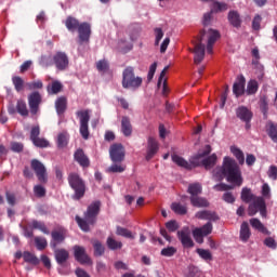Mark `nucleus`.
I'll return each instance as SVG.
<instances>
[{
	"label": "nucleus",
	"instance_id": "63",
	"mask_svg": "<svg viewBox=\"0 0 277 277\" xmlns=\"http://www.w3.org/2000/svg\"><path fill=\"white\" fill-rule=\"evenodd\" d=\"M23 148H24L23 143H18V142L11 143V150H13V153H22Z\"/></svg>",
	"mask_w": 277,
	"mask_h": 277
},
{
	"label": "nucleus",
	"instance_id": "42",
	"mask_svg": "<svg viewBox=\"0 0 277 277\" xmlns=\"http://www.w3.org/2000/svg\"><path fill=\"white\" fill-rule=\"evenodd\" d=\"M117 49H118V51H120L121 53H129V51H131V49H133V44L130 43L129 41L120 40V41L118 42Z\"/></svg>",
	"mask_w": 277,
	"mask_h": 277
},
{
	"label": "nucleus",
	"instance_id": "59",
	"mask_svg": "<svg viewBox=\"0 0 277 277\" xmlns=\"http://www.w3.org/2000/svg\"><path fill=\"white\" fill-rule=\"evenodd\" d=\"M264 246H266L267 248H271L272 250H276L277 242L273 237H267L264 240Z\"/></svg>",
	"mask_w": 277,
	"mask_h": 277
},
{
	"label": "nucleus",
	"instance_id": "47",
	"mask_svg": "<svg viewBox=\"0 0 277 277\" xmlns=\"http://www.w3.org/2000/svg\"><path fill=\"white\" fill-rule=\"evenodd\" d=\"M117 235L120 237H126L127 239H135L133 233L124 227H117Z\"/></svg>",
	"mask_w": 277,
	"mask_h": 277
},
{
	"label": "nucleus",
	"instance_id": "60",
	"mask_svg": "<svg viewBox=\"0 0 277 277\" xmlns=\"http://www.w3.org/2000/svg\"><path fill=\"white\" fill-rule=\"evenodd\" d=\"M35 196H38V198H42L47 194V189L42 185H37L34 187Z\"/></svg>",
	"mask_w": 277,
	"mask_h": 277
},
{
	"label": "nucleus",
	"instance_id": "44",
	"mask_svg": "<svg viewBox=\"0 0 277 277\" xmlns=\"http://www.w3.org/2000/svg\"><path fill=\"white\" fill-rule=\"evenodd\" d=\"M127 170V167L122 164L121 162H114L108 169L107 172H113V173H121Z\"/></svg>",
	"mask_w": 277,
	"mask_h": 277
},
{
	"label": "nucleus",
	"instance_id": "10",
	"mask_svg": "<svg viewBox=\"0 0 277 277\" xmlns=\"http://www.w3.org/2000/svg\"><path fill=\"white\" fill-rule=\"evenodd\" d=\"M124 146L122 144H114L109 148V156L113 161V163H122V160L124 159Z\"/></svg>",
	"mask_w": 277,
	"mask_h": 277
},
{
	"label": "nucleus",
	"instance_id": "48",
	"mask_svg": "<svg viewBox=\"0 0 277 277\" xmlns=\"http://www.w3.org/2000/svg\"><path fill=\"white\" fill-rule=\"evenodd\" d=\"M68 145V133H61L57 136L58 148H64Z\"/></svg>",
	"mask_w": 277,
	"mask_h": 277
},
{
	"label": "nucleus",
	"instance_id": "56",
	"mask_svg": "<svg viewBox=\"0 0 277 277\" xmlns=\"http://www.w3.org/2000/svg\"><path fill=\"white\" fill-rule=\"evenodd\" d=\"M32 144H35V146L38 148H47L49 146V141L45 138L37 137L32 141Z\"/></svg>",
	"mask_w": 277,
	"mask_h": 277
},
{
	"label": "nucleus",
	"instance_id": "57",
	"mask_svg": "<svg viewBox=\"0 0 277 277\" xmlns=\"http://www.w3.org/2000/svg\"><path fill=\"white\" fill-rule=\"evenodd\" d=\"M262 196L263 198H267V199L272 198V188L269 187V184L264 183L262 185Z\"/></svg>",
	"mask_w": 277,
	"mask_h": 277
},
{
	"label": "nucleus",
	"instance_id": "49",
	"mask_svg": "<svg viewBox=\"0 0 277 277\" xmlns=\"http://www.w3.org/2000/svg\"><path fill=\"white\" fill-rule=\"evenodd\" d=\"M259 91V82L256 80H250L247 85V94H256Z\"/></svg>",
	"mask_w": 277,
	"mask_h": 277
},
{
	"label": "nucleus",
	"instance_id": "29",
	"mask_svg": "<svg viewBox=\"0 0 277 277\" xmlns=\"http://www.w3.org/2000/svg\"><path fill=\"white\" fill-rule=\"evenodd\" d=\"M172 161L180 168H185L186 170H189L192 168V164H189L187 160H185L183 157L179 155H172Z\"/></svg>",
	"mask_w": 277,
	"mask_h": 277
},
{
	"label": "nucleus",
	"instance_id": "35",
	"mask_svg": "<svg viewBox=\"0 0 277 277\" xmlns=\"http://www.w3.org/2000/svg\"><path fill=\"white\" fill-rule=\"evenodd\" d=\"M62 82L55 80L50 85H48L49 94H60L62 92Z\"/></svg>",
	"mask_w": 277,
	"mask_h": 277
},
{
	"label": "nucleus",
	"instance_id": "1",
	"mask_svg": "<svg viewBox=\"0 0 277 277\" xmlns=\"http://www.w3.org/2000/svg\"><path fill=\"white\" fill-rule=\"evenodd\" d=\"M220 40V31L216 29H203L200 31L199 37L193 41L194 49V63L200 64L205 60V44H207V53L213 54V45Z\"/></svg>",
	"mask_w": 277,
	"mask_h": 277
},
{
	"label": "nucleus",
	"instance_id": "16",
	"mask_svg": "<svg viewBox=\"0 0 277 277\" xmlns=\"http://www.w3.org/2000/svg\"><path fill=\"white\" fill-rule=\"evenodd\" d=\"M40 103H42V96H40V93L34 92L28 96V105L30 107V114H34V115L38 114Z\"/></svg>",
	"mask_w": 277,
	"mask_h": 277
},
{
	"label": "nucleus",
	"instance_id": "61",
	"mask_svg": "<svg viewBox=\"0 0 277 277\" xmlns=\"http://www.w3.org/2000/svg\"><path fill=\"white\" fill-rule=\"evenodd\" d=\"M261 21H263V18L261 17V15H255L253 21H252V28L255 31H259V29H261Z\"/></svg>",
	"mask_w": 277,
	"mask_h": 277
},
{
	"label": "nucleus",
	"instance_id": "31",
	"mask_svg": "<svg viewBox=\"0 0 277 277\" xmlns=\"http://www.w3.org/2000/svg\"><path fill=\"white\" fill-rule=\"evenodd\" d=\"M211 10L215 14L220 12H226V10H228V4L226 2L214 1L212 3Z\"/></svg>",
	"mask_w": 277,
	"mask_h": 277
},
{
	"label": "nucleus",
	"instance_id": "34",
	"mask_svg": "<svg viewBox=\"0 0 277 277\" xmlns=\"http://www.w3.org/2000/svg\"><path fill=\"white\" fill-rule=\"evenodd\" d=\"M254 198L258 197L252 194V190L250 188H242L241 200L243 202H252Z\"/></svg>",
	"mask_w": 277,
	"mask_h": 277
},
{
	"label": "nucleus",
	"instance_id": "27",
	"mask_svg": "<svg viewBox=\"0 0 277 277\" xmlns=\"http://www.w3.org/2000/svg\"><path fill=\"white\" fill-rule=\"evenodd\" d=\"M196 217H198V220H209V222H215L217 220V214H215V212L205 210L197 212Z\"/></svg>",
	"mask_w": 277,
	"mask_h": 277
},
{
	"label": "nucleus",
	"instance_id": "33",
	"mask_svg": "<svg viewBox=\"0 0 277 277\" xmlns=\"http://www.w3.org/2000/svg\"><path fill=\"white\" fill-rule=\"evenodd\" d=\"M251 55L253 57L252 65L255 66V68H259V70H263V65H260L259 60H261V54L259 53V48H254L251 51Z\"/></svg>",
	"mask_w": 277,
	"mask_h": 277
},
{
	"label": "nucleus",
	"instance_id": "62",
	"mask_svg": "<svg viewBox=\"0 0 277 277\" xmlns=\"http://www.w3.org/2000/svg\"><path fill=\"white\" fill-rule=\"evenodd\" d=\"M96 68L100 72H105V70H107V68H109V64L107 63V61L103 60V61L97 62Z\"/></svg>",
	"mask_w": 277,
	"mask_h": 277
},
{
	"label": "nucleus",
	"instance_id": "6",
	"mask_svg": "<svg viewBox=\"0 0 277 277\" xmlns=\"http://www.w3.org/2000/svg\"><path fill=\"white\" fill-rule=\"evenodd\" d=\"M69 185L75 192V198L76 200H79L80 198H83L85 195V183H83V180L79 176L77 173H71L68 176Z\"/></svg>",
	"mask_w": 277,
	"mask_h": 277
},
{
	"label": "nucleus",
	"instance_id": "37",
	"mask_svg": "<svg viewBox=\"0 0 277 277\" xmlns=\"http://www.w3.org/2000/svg\"><path fill=\"white\" fill-rule=\"evenodd\" d=\"M16 111L18 113L19 116H29V110L27 109V104L22 100L17 101Z\"/></svg>",
	"mask_w": 277,
	"mask_h": 277
},
{
	"label": "nucleus",
	"instance_id": "8",
	"mask_svg": "<svg viewBox=\"0 0 277 277\" xmlns=\"http://www.w3.org/2000/svg\"><path fill=\"white\" fill-rule=\"evenodd\" d=\"M77 116L80 120V134L83 140H88V137H90V131L88 128V123L90 122V111L79 110L77 111Z\"/></svg>",
	"mask_w": 277,
	"mask_h": 277
},
{
	"label": "nucleus",
	"instance_id": "15",
	"mask_svg": "<svg viewBox=\"0 0 277 277\" xmlns=\"http://www.w3.org/2000/svg\"><path fill=\"white\" fill-rule=\"evenodd\" d=\"M66 228L60 227L58 229L52 232V241L51 247L57 248L60 243H64V239H66Z\"/></svg>",
	"mask_w": 277,
	"mask_h": 277
},
{
	"label": "nucleus",
	"instance_id": "51",
	"mask_svg": "<svg viewBox=\"0 0 277 277\" xmlns=\"http://www.w3.org/2000/svg\"><path fill=\"white\" fill-rule=\"evenodd\" d=\"M93 248L95 256H102L105 253V247L98 240L93 241Z\"/></svg>",
	"mask_w": 277,
	"mask_h": 277
},
{
	"label": "nucleus",
	"instance_id": "17",
	"mask_svg": "<svg viewBox=\"0 0 277 277\" xmlns=\"http://www.w3.org/2000/svg\"><path fill=\"white\" fill-rule=\"evenodd\" d=\"M236 114L240 120L247 123L246 128L250 129V120H252V111H250V109H248V107L246 106H240L236 110Z\"/></svg>",
	"mask_w": 277,
	"mask_h": 277
},
{
	"label": "nucleus",
	"instance_id": "25",
	"mask_svg": "<svg viewBox=\"0 0 277 277\" xmlns=\"http://www.w3.org/2000/svg\"><path fill=\"white\" fill-rule=\"evenodd\" d=\"M250 225L255 230H259V233H263V235H268L269 230H267V227L263 223H261V220L259 219H251L249 220Z\"/></svg>",
	"mask_w": 277,
	"mask_h": 277
},
{
	"label": "nucleus",
	"instance_id": "2",
	"mask_svg": "<svg viewBox=\"0 0 277 277\" xmlns=\"http://www.w3.org/2000/svg\"><path fill=\"white\" fill-rule=\"evenodd\" d=\"M213 177L215 181H224L226 179L227 183H232V185H237L238 187H241L243 183L239 164L230 157L224 158L223 167H217L213 171Z\"/></svg>",
	"mask_w": 277,
	"mask_h": 277
},
{
	"label": "nucleus",
	"instance_id": "36",
	"mask_svg": "<svg viewBox=\"0 0 277 277\" xmlns=\"http://www.w3.org/2000/svg\"><path fill=\"white\" fill-rule=\"evenodd\" d=\"M23 259L25 263H30L31 265H38L40 263V260L36 258L31 252L25 251L23 253Z\"/></svg>",
	"mask_w": 277,
	"mask_h": 277
},
{
	"label": "nucleus",
	"instance_id": "58",
	"mask_svg": "<svg viewBox=\"0 0 277 277\" xmlns=\"http://www.w3.org/2000/svg\"><path fill=\"white\" fill-rule=\"evenodd\" d=\"M166 228L170 233H175V230H179V222H176V221H169V222L166 223Z\"/></svg>",
	"mask_w": 277,
	"mask_h": 277
},
{
	"label": "nucleus",
	"instance_id": "43",
	"mask_svg": "<svg viewBox=\"0 0 277 277\" xmlns=\"http://www.w3.org/2000/svg\"><path fill=\"white\" fill-rule=\"evenodd\" d=\"M267 133L271 140L277 144V126L269 122L267 124Z\"/></svg>",
	"mask_w": 277,
	"mask_h": 277
},
{
	"label": "nucleus",
	"instance_id": "20",
	"mask_svg": "<svg viewBox=\"0 0 277 277\" xmlns=\"http://www.w3.org/2000/svg\"><path fill=\"white\" fill-rule=\"evenodd\" d=\"M170 70V66H166L160 74L158 79V88L162 90V94L166 96L168 94V78H166V74Z\"/></svg>",
	"mask_w": 277,
	"mask_h": 277
},
{
	"label": "nucleus",
	"instance_id": "46",
	"mask_svg": "<svg viewBox=\"0 0 277 277\" xmlns=\"http://www.w3.org/2000/svg\"><path fill=\"white\" fill-rule=\"evenodd\" d=\"M30 226L37 228V230H41V233H43L44 235H49V228H47V225H44L43 222L32 221Z\"/></svg>",
	"mask_w": 277,
	"mask_h": 277
},
{
	"label": "nucleus",
	"instance_id": "45",
	"mask_svg": "<svg viewBox=\"0 0 277 277\" xmlns=\"http://www.w3.org/2000/svg\"><path fill=\"white\" fill-rule=\"evenodd\" d=\"M230 153L234 154V156L236 157V159L238 160V162L242 166V163H245L246 161V157L243 156V151H241V149L232 146L230 147Z\"/></svg>",
	"mask_w": 277,
	"mask_h": 277
},
{
	"label": "nucleus",
	"instance_id": "32",
	"mask_svg": "<svg viewBox=\"0 0 277 277\" xmlns=\"http://www.w3.org/2000/svg\"><path fill=\"white\" fill-rule=\"evenodd\" d=\"M190 203L193 207H209V201L207 199L199 197L198 195L196 197H190Z\"/></svg>",
	"mask_w": 277,
	"mask_h": 277
},
{
	"label": "nucleus",
	"instance_id": "38",
	"mask_svg": "<svg viewBox=\"0 0 277 277\" xmlns=\"http://www.w3.org/2000/svg\"><path fill=\"white\" fill-rule=\"evenodd\" d=\"M171 209L177 215H185V213H187V207L183 206L182 203H179V202H173L171 205Z\"/></svg>",
	"mask_w": 277,
	"mask_h": 277
},
{
	"label": "nucleus",
	"instance_id": "5",
	"mask_svg": "<svg viewBox=\"0 0 277 277\" xmlns=\"http://www.w3.org/2000/svg\"><path fill=\"white\" fill-rule=\"evenodd\" d=\"M143 82L142 77L135 75L133 67H128L123 70V88H128V90H138V88H142Z\"/></svg>",
	"mask_w": 277,
	"mask_h": 277
},
{
	"label": "nucleus",
	"instance_id": "30",
	"mask_svg": "<svg viewBox=\"0 0 277 277\" xmlns=\"http://www.w3.org/2000/svg\"><path fill=\"white\" fill-rule=\"evenodd\" d=\"M188 194H190V198H196V196H200L202 194V185L200 183H194L188 186Z\"/></svg>",
	"mask_w": 277,
	"mask_h": 277
},
{
	"label": "nucleus",
	"instance_id": "12",
	"mask_svg": "<svg viewBox=\"0 0 277 277\" xmlns=\"http://www.w3.org/2000/svg\"><path fill=\"white\" fill-rule=\"evenodd\" d=\"M157 153H159V142H157L155 137H148L147 149L145 155L146 161H150V159H153V157H155Z\"/></svg>",
	"mask_w": 277,
	"mask_h": 277
},
{
	"label": "nucleus",
	"instance_id": "23",
	"mask_svg": "<svg viewBox=\"0 0 277 277\" xmlns=\"http://www.w3.org/2000/svg\"><path fill=\"white\" fill-rule=\"evenodd\" d=\"M75 159L77 162H79L82 168H88L90 166V159H88V156L83 153L82 149H78L75 153Z\"/></svg>",
	"mask_w": 277,
	"mask_h": 277
},
{
	"label": "nucleus",
	"instance_id": "14",
	"mask_svg": "<svg viewBox=\"0 0 277 277\" xmlns=\"http://www.w3.org/2000/svg\"><path fill=\"white\" fill-rule=\"evenodd\" d=\"M31 168L36 172L37 179H39L41 183H47V168H44V164L35 159L31 161Z\"/></svg>",
	"mask_w": 277,
	"mask_h": 277
},
{
	"label": "nucleus",
	"instance_id": "22",
	"mask_svg": "<svg viewBox=\"0 0 277 277\" xmlns=\"http://www.w3.org/2000/svg\"><path fill=\"white\" fill-rule=\"evenodd\" d=\"M252 237V232L250 230V225L248 222H242L240 225V241L247 243V241Z\"/></svg>",
	"mask_w": 277,
	"mask_h": 277
},
{
	"label": "nucleus",
	"instance_id": "55",
	"mask_svg": "<svg viewBox=\"0 0 277 277\" xmlns=\"http://www.w3.org/2000/svg\"><path fill=\"white\" fill-rule=\"evenodd\" d=\"M35 243L38 250H44V248L48 246L47 239L42 237H36Z\"/></svg>",
	"mask_w": 277,
	"mask_h": 277
},
{
	"label": "nucleus",
	"instance_id": "19",
	"mask_svg": "<svg viewBox=\"0 0 277 277\" xmlns=\"http://www.w3.org/2000/svg\"><path fill=\"white\" fill-rule=\"evenodd\" d=\"M74 252H75V259L82 264H90L92 263V260H90V256L85 253V249L80 246H75L74 247Z\"/></svg>",
	"mask_w": 277,
	"mask_h": 277
},
{
	"label": "nucleus",
	"instance_id": "7",
	"mask_svg": "<svg viewBox=\"0 0 277 277\" xmlns=\"http://www.w3.org/2000/svg\"><path fill=\"white\" fill-rule=\"evenodd\" d=\"M260 212V215L267 217V206H265V200L263 197L254 198L248 208V214L253 216Z\"/></svg>",
	"mask_w": 277,
	"mask_h": 277
},
{
	"label": "nucleus",
	"instance_id": "26",
	"mask_svg": "<svg viewBox=\"0 0 277 277\" xmlns=\"http://www.w3.org/2000/svg\"><path fill=\"white\" fill-rule=\"evenodd\" d=\"M54 254L58 265H63V263L68 261L69 253L66 251V249H57L54 251Z\"/></svg>",
	"mask_w": 277,
	"mask_h": 277
},
{
	"label": "nucleus",
	"instance_id": "13",
	"mask_svg": "<svg viewBox=\"0 0 277 277\" xmlns=\"http://www.w3.org/2000/svg\"><path fill=\"white\" fill-rule=\"evenodd\" d=\"M92 36V27L88 23H82L78 26L79 42H90Z\"/></svg>",
	"mask_w": 277,
	"mask_h": 277
},
{
	"label": "nucleus",
	"instance_id": "39",
	"mask_svg": "<svg viewBox=\"0 0 277 277\" xmlns=\"http://www.w3.org/2000/svg\"><path fill=\"white\" fill-rule=\"evenodd\" d=\"M196 252L200 256V259L206 261V263H209V261H213V255L211 254V251L207 249H197Z\"/></svg>",
	"mask_w": 277,
	"mask_h": 277
},
{
	"label": "nucleus",
	"instance_id": "50",
	"mask_svg": "<svg viewBox=\"0 0 277 277\" xmlns=\"http://www.w3.org/2000/svg\"><path fill=\"white\" fill-rule=\"evenodd\" d=\"M12 82L15 87V90L17 92H22L23 88L25 87V81L23 80V78L15 76L12 78Z\"/></svg>",
	"mask_w": 277,
	"mask_h": 277
},
{
	"label": "nucleus",
	"instance_id": "28",
	"mask_svg": "<svg viewBox=\"0 0 277 277\" xmlns=\"http://www.w3.org/2000/svg\"><path fill=\"white\" fill-rule=\"evenodd\" d=\"M228 21L233 27H241V17L237 11H229Z\"/></svg>",
	"mask_w": 277,
	"mask_h": 277
},
{
	"label": "nucleus",
	"instance_id": "53",
	"mask_svg": "<svg viewBox=\"0 0 277 277\" xmlns=\"http://www.w3.org/2000/svg\"><path fill=\"white\" fill-rule=\"evenodd\" d=\"M154 36H155V47H159V42H161V40L163 39V29L155 28Z\"/></svg>",
	"mask_w": 277,
	"mask_h": 277
},
{
	"label": "nucleus",
	"instance_id": "52",
	"mask_svg": "<svg viewBox=\"0 0 277 277\" xmlns=\"http://www.w3.org/2000/svg\"><path fill=\"white\" fill-rule=\"evenodd\" d=\"M107 246L110 250H120L122 248V242L117 241L116 239L108 237Z\"/></svg>",
	"mask_w": 277,
	"mask_h": 277
},
{
	"label": "nucleus",
	"instance_id": "4",
	"mask_svg": "<svg viewBox=\"0 0 277 277\" xmlns=\"http://www.w3.org/2000/svg\"><path fill=\"white\" fill-rule=\"evenodd\" d=\"M98 211H101V202L95 201L89 206L88 211L84 214V219L76 216V222L81 230H84V233L90 230V226L96 222V215H98Z\"/></svg>",
	"mask_w": 277,
	"mask_h": 277
},
{
	"label": "nucleus",
	"instance_id": "24",
	"mask_svg": "<svg viewBox=\"0 0 277 277\" xmlns=\"http://www.w3.org/2000/svg\"><path fill=\"white\" fill-rule=\"evenodd\" d=\"M121 133L126 137H129L131 133H133V128L131 127V120H129V117H122L121 119Z\"/></svg>",
	"mask_w": 277,
	"mask_h": 277
},
{
	"label": "nucleus",
	"instance_id": "18",
	"mask_svg": "<svg viewBox=\"0 0 277 277\" xmlns=\"http://www.w3.org/2000/svg\"><path fill=\"white\" fill-rule=\"evenodd\" d=\"M54 64L58 70H66L68 68V56L64 52H58L53 57Z\"/></svg>",
	"mask_w": 277,
	"mask_h": 277
},
{
	"label": "nucleus",
	"instance_id": "3",
	"mask_svg": "<svg viewBox=\"0 0 277 277\" xmlns=\"http://www.w3.org/2000/svg\"><path fill=\"white\" fill-rule=\"evenodd\" d=\"M208 155H211V145H206L203 150H199L197 155L190 158L192 166H203L206 170H211L217 161V156L212 154L206 158Z\"/></svg>",
	"mask_w": 277,
	"mask_h": 277
},
{
	"label": "nucleus",
	"instance_id": "54",
	"mask_svg": "<svg viewBox=\"0 0 277 277\" xmlns=\"http://www.w3.org/2000/svg\"><path fill=\"white\" fill-rule=\"evenodd\" d=\"M161 256H174V254H176V248L175 247H167L163 248L160 252Z\"/></svg>",
	"mask_w": 277,
	"mask_h": 277
},
{
	"label": "nucleus",
	"instance_id": "21",
	"mask_svg": "<svg viewBox=\"0 0 277 277\" xmlns=\"http://www.w3.org/2000/svg\"><path fill=\"white\" fill-rule=\"evenodd\" d=\"M246 90V78L239 77L233 85V93L235 96H241Z\"/></svg>",
	"mask_w": 277,
	"mask_h": 277
},
{
	"label": "nucleus",
	"instance_id": "9",
	"mask_svg": "<svg viewBox=\"0 0 277 277\" xmlns=\"http://www.w3.org/2000/svg\"><path fill=\"white\" fill-rule=\"evenodd\" d=\"M211 233H213V224H211V222H208L202 227L195 228L193 230V237L197 241V243H203L205 237L211 235Z\"/></svg>",
	"mask_w": 277,
	"mask_h": 277
},
{
	"label": "nucleus",
	"instance_id": "40",
	"mask_svg": "<svg viewBox=\"0 0 277 277\" xmlns=\"http://www.w3.org/2000/svg\"><path fill=\"white\" fill-rule=\"evenodd\" d=\"M56 111L60 115L66 111V97H58L55 102Z\"/></svg>",
	"mask_w": 277,
	"mask_h": 277
},
{
	"label": "nucleus",
	"instance_id": "41",
	"mask_svg": "<svg viewBox=\"0 0 277 277\" xmlns=\"http://www.w3.org/2000/svg\"><path fill=\"white\" fill-rule=\"evenodd\" d=\"M65 25L69 31H75V29H79V21L75 17H68L65 22Z\"/></svg>",
	"mask_w": 277,
	"mask_h": 277
},
{
	"label": "nucleus",
	"instance_id": "64",
	"mask_svg": "<svg viewBox=\"0 0 277 277\" xmlns=\"http://www.w3.org/2000/svg\"><path fill=\"white\" fill-rule=\"evenodd\" d=\"M268 177L272 179V181H276L277 179V167L276 166H271L268 169Z\"/></svg>",
	"mask_w": 277,
	"mask_h": 277
},
{
	"label": "nucleus",
	"instance_id": "11",
	"mask_svg": "<svg viewBox=\"0 0 277 277\" xmlns=\"http://www.w3.org/2000/svg\"><path fill=\"white\" fill-rule=\"evenodd\" d=\"M177 237L184 248H194V240H192V230L189 227H183L179 230Z\"/></svg>",
	"mask_w": 277,
	"mask_h": 277
}]
</instances>
